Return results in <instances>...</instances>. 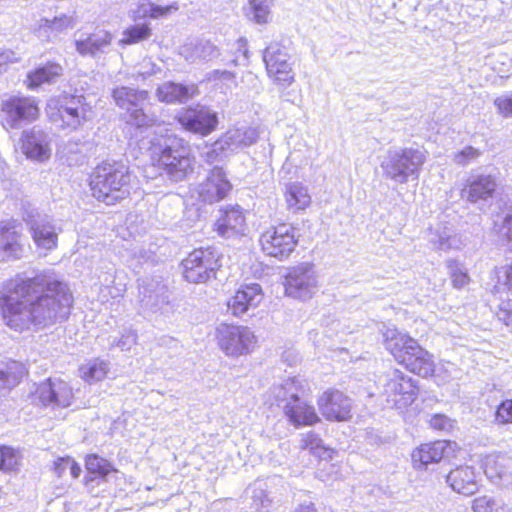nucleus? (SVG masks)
<instances>
[{
    "label": "nucleus",
    "mask_w": 512,
    "mask_h": 512,
    "mask_svg": "<svg viewBox=\"0 0 512 512\" xmlns=\"http://www.w3.org/2000/svg\"><path fill=\"white\" fill-rule=\"evenodd\" d=\"M308 391L306 380L301 377H289L275 383L269 390L268 400L285 410L286 404H291L299 397H304Z\"/></svg>",
    "instance_id": "21"
},
{
    "label": "nucleus",
    "mask_w": 512,
    "mask_h": 512,
    "mask_svg": "<svg viewBox=\"0 0 512 512\" xmlns=\"http://www.w3.org/2000/svg\"><path fill=\"white\" fill-rule=\"evenodd\" d=\"M382 335L386 350L409 371L424 378L433 375V356L415 339L395 327H385Z\"/></svg>",
    "instance_id": "2"
},
{
    "label": "nucleus",
    "mask_w": 512,
    "mask_h": 512,
    "mask_svg": "<svg viewBox=\"0 0 512 512\" xmlns=\"http://www.w3.org/2000/svg\"><path fill=\"white\" fill-rule=\"evenodd\" d=\"M151 35L152 29L149 23H135L123 31V37L119 40V44L123 46L136 44L149 39Z\"/></svg>",
    "instance_id": "43"
},
{
    "label": "nucleus",
    "mask_w": 512,
    "mask_h": 512,
    "mask_svg": "<svg viewBox=\"0 0 512 512\" xmlns=\"http://www.w3.org/2000/svg\"><path fill=\"white\" fill-rule=\"evenodd\" d=\"M215 229L224 238H233L244 235L246 230L245 217L240 207L226 209L223 215L216 221Z\"/></svg>",
    "instance_id": "28"
},
{
    "label": "nucleus",
    "mask_w": 512,
    "mask_h": 512,
    "mask_svg": "<svg viewBox=\"0 0 512 512\" xmlns=\"http://www.w3.org/2000/svg\"><path fill=\"white\" fill-rule=\"evenodd\" d=\"M110 371V362L95 358L82 364L79 368L80 377L87 383H94L104 380Z\"/></svg>",
    "instance_id": "36"
},
{
    "label": "nucleus",
    "mask_w": 512,
    "mask_h": 512,
    "mask_svg": "<svg viewBox=\"0 0 512 512\" xmlns=\"http://www.w3.org/2000/svg\"><path fill=\"white\" fill-rule=\"evenodd\" d=\"M494 104L500 115L505 118H512V94L496 98Z\"/></svg>",
    "instance_id": "58"
},
{
    "label": "nucleus",
    "mask_w": 512,
    "mask_h": 512,
    "mask_svg": "<svg viewBox=\"0 0 512 512\" xmlns=\"http://www.w3.org/2000/svg\"><path fill=\"white\" fill-rule=\"evenodd\" d=\"M231 187L223 169L216 166L206 180L199 185L198 195L203 202L211 204L224 199Z\"/></svg>",
    "instance_id": "24"
},
{
    "label": "nucleus",
    "mask_w": 512,
    "mask_h": 512,
    "mask_svg": "<svg viewBox=\"0 0 512 512\" xmlns=\"http://www.w3.org/2000/svg\"><path fill=\"white\" fill-rule=\"evenodd\" d=\"M130 182L128 167L117 161H103L92 172L90 189L92 195L107 205H113L128 195Z\"/></svg>",
    "instance_id": "3"
},
{
    "label": "nucleus",
    "mask_w": 512,
    "mask_h": 512,
    "mask_svg": "<svg viewBox=\"0 0 512 512\" xmlns=\"http://www.w3.org/2000/svg\"><path fill=\"white\" fill-rule=\"evenodd\" d=\"M258 136V132L255 128L242 126L229 129L220 138L222 139L225 148L231 154L254 144L257 141Z\"/></svg>",
    "instance_id": "30"
},
{
    "label": "nucleus",
    "mask_w": 512,
    "mask_h": 512,
    "mask_svg": "<svg viewBox=\"0 0 512 512\" xmlns=\"http://www.w3.org/2000/svg\"><path fill=\"white\" fill-rule=\"evenodd\" d=\"M58 153L69 166L78 165L85 159L84 142L79 138L69 139L59 147Z\"/></svg>",
    "instance_id": "41"
},
{
    "label": "nucleus",
    "mask_w": 512,
    "mask_h": 512,
    "mask_svg": "<svg viewBox=\"0 0 512 512\" xmlns=\"http://www.w3.org/2000/svg\"><path fill=\"white\" fill-rule=\"evenodd\" d=\"M207 81L213 82L215 85L222 83L224 87L221 89H231L236 85L235 74L228 70H213L207 74Z\"/></svg>",
    "instance_id": "50"
},
{
    "label": "nucleus",
    "mask_w": 512,
    "mask_h": 512,
    "mask_svg": "<svg viewBox=\"0 0 512 512\" xmlns=\"http://www.w3.org/2000/svg\"><path fill=\"white\" fill-rule=\"evenodd\" d=\"M94 112L83 95H66L55 111L49 114L53 125L62 130H77L92 120Z\"/></svg>",
    "instance_id": "6"
},
{
    "label": "nucleus",
    "mask_w": 512,
    "mask_h": 512,
    "mask_svg": "<svg viewBox=\"0 0 512 512\" xmlns=\"http://www.w3.org/2000/svg\"><path fill=\"white\" fill-rule=\"evenodd\" d=\"M67 460H70V457L58 458L54 462V472L58 477H61L69 469L68 464H66Z\"/></svg>",
    "instance_id": "62"
},
{
    "label": "nucleus",
    "mask_w": 512,
    "mask_h": 512,
    "mask_svg": "<svg viewBox=\"0 0 512 512\" xmlns=\"http://www.w3.org/2000/svg\"><path fill=\"white\" fill-rule=\"evenodd\" d=\"M62 70V67L56 63L39 67L28 75V87L36 88L44 83H52L62 74Z\"/></svg>",
    "instance_id": "42"
},
{
    "label": "nucleus",
    "mask_w": 512,
    "mask_h": 512,
    "mask_svg": "<svg viewBox=\"0 0 512 512\" xmlns=\"http://www.w3.org/2000/svg\"><path fill=\"white\" fill-rule=\"evenodd\" d=\"M448 267L450 269L452 283L455 288L460 289L468 284L469 277L467 272L464 271L457 263L449 261Z\"/></svg>",
    "instance_id": "53"
},
{
    "label": "nucleus",
    "mask_w": 512,
    "mask_h": 512,
    "mask_svg": "<svg viewBox=\"0 0 512 512\" xmlns=\"http://www.w3.org/2000/svg\"><path fill=\"white\" fill-rule=\"evenodd\" d=\"M178 8L179 7H178L177 3H173V4L167 5V6H160V5L154 4L150 1L142 2V3H139L137 8L132 12V17H133L134 21H137L139 19L146 18V17H149L152 19H159V18L167 16L168 14H170L173 11H177Z\"/></svg>",
    "instance_id": "39"
},
{
    "label": "nucleus",
    "mask_w": 512,
    "mask_h": 512,
    "mask_svg": "<svg viewBox=\"0 0 512 512\" xmlns=\"http://www.w3.org/2000/svg\"><path fill=\"white\" fill-rule=\"evenodd\" d=\"M318 290V277L311 263L291 268L285 278L286 295L294 299H310Z\"/></svg>",
    "instance_id": "14"
},
{
    "label": "nucleus",
    "mask_w": 512,
    "mask_h": 512,
    "mask_svg": "<svg viewBox=\"0 0 512 512\" xmlns=\"http://www.w3.org/2000/svg\"><path fill=\"white\" fill-rule=\"evenodd\" d=\"M25 365L18 361H10L4 369L0 370V388L12 389L26 375Z\"/></svg>",
    "instance_id": "40"
},
{
    "label": "nucleus",
    "mask_w": 512,
    "mask_h": 512,
    "mask_svg": "<svg viewBox=\"0 0 512 512\" xmlns=\"http://www.w3.org/2000/svg\"><path fill=\"white\" fill-rule=\"evenodd\" d=\"M164 285L143 280L139 284V296L142 306L152 312L160 309L167 302Z\"/></svg>",
    "instance_id": "34"
},
{
    "label": "nucleus",
    "mask_w": 512,
    "mask_h": 512,
    "mask_svg": "<svg viewBox=\"0 0 512 512\" xmlns=\"http://www.w3.org/2000/svg\"><path fill=\"white\" fill-rule=\"evenodd\" d=\"M69 466L70 474L73 478H78L81 474V467L72 459L66 461Z\"/></svg>",
    "instance_id": "63"
},
{
    "label": "nucleus",
    "mask_w": 512,
    "mask_h": 512,
    "mask_svg": "<svg viewBox=\"0 0 512 512\" xmlns=\"http://www.w3.org/2000/svg\"><path fill=\"white\" fill-rule=\"evenodd\" d=\"M24 221L29 226L31 237L37 248L51 251L57 247L61 229L55 226L52 219L46 215H27Z\"/></svg>",
    "instance_id": "19"
},
{
    "label": "nucleus",
    "mask_w": 512,
    "mask_h": 512,
    "mask_svg": "<svg viewBox=\"0 0 512 512\" xmlns=\"http://www.w3.org/2000/svg\"><path fill=\"white\" fill-rule=\"evenodd\" d=\"M2 125L5 129H18L36 121L40 110L33 97L10 96L1 102Z\"/></svg>",
    "instance_id": "9"
},
{
    "label": "nucleus",
    "mask_w": 512,
    "mask_h": 512,
    "mask_svg": "<svg viewBox=\"0 0 512 512\" xmlns=\"http://www.w3.org/2000/svg\"><path fill=\"white\" fill-rule=\"evenodd\" d=\"M168 142L161 150L159 165L171 180L182 181L192 172L194 157L190 146L182 140L169 138Z\"/></svg>",
    "instance_id": "7"
},
{
    "label": "nucleus",
    "mask_w": 512,
    "mask_h": 512,
    "mask_svg": "<svg viewBox=\"0 0 512 512\" xmlns=\"http://www.w3.org/2000/svg\"><path fill=\"white\" fill-rule=\"evenodd\" d=\"M17 466V452L11 447L0 446V470L13 471Z\"/></svg>",
    "instance_id": "51"
},
{
    "label": "nucleus",
    "mask_w": 512,
    "mask_h": 512,
    "mask_svg": "<svg viewBox=\"0 0 512 512\" xmlns=\"http://www.w3.org/2000/svg\"><path fill=\"white\" fill-rule=\"evenodd\" d=\"M269 77L280 87L286 88L295 81L288 50L279 43H271L263 54Z\"/></svg>",
    "instance_id": "15"
},
{
    "label": "nucleus",
    "mask_w": 512,
    "mask_h": 512,
    "mask_svg": "<svg viewBox=\"0 0 512 512\" xmlns=\"http://www.w3.org/2000/svg\"><path fill=\"white\" fill-rule=\"evenodd\" d=\"M448 441L437 440L425 443L412 452V462L415 469H426L429 464L438 463L450 453Z\"/></svg>",
    "instance_id": "27"
},
{
    "label": "nucleus",
    "mask_w": 512,
    "mask_h": 512,
    "mask_svg": "<svg viewBox=\"0 0 512 512\" xmlns=\"http://www.w3.org/2000/svg\"><path fill=\"white\" fill-rule=\"evenodd\" d=\"M447 484L457 493L465 496L475 494L479 489L475 471L470 466H460L446 477Z\"/></svg>",
    "instance_id": "29"
},
{
    "label": "nucleus",
    "mask_w": 512,
    "mask_h": 512,
    "mask_svg": "<svg viewBox=\"0 0 512 512\" xmlns=\"http://www.w3.org/2000/svg\"><path fill=\"white\" fill-rule=\"evenodd\" d=\"M497 508V502L488 496L478 497L473 501L474 512H495Z\"/></svg>",
    "instance_id": "56"
},
{
    "label": "nucleus",
    "mask_w": 512,
    "mask_h": 512,
    "mask_svg": "<svg viewBox=\"0 0 512 512\" xmlns=\"http://www.w3.org/2000/svg\"><path fill=\"white\" fill-rule=\"evenodd\" d=\"M496 187V180L491 175H471L461 190V198L473 204L488 202L493 198Z\"/></svg>",
    "instance_id": "23"
},
{
    "label": "nucleus",
    "mask_w": 512,
    "mask_h": 512,
    "mask_svg": "<svg viewBox=\"0 0 512 512\" xmlns=\"http://www.w3.org/2000/svg\"><path fill=\"white\" fill-rule=\"evenodd\" d=\"M115 104L126 111L127 123L138 128L156 124L157 117L147 109L149 94L145 90H137L125 86L112 91Z\"/></svg>",
    "instance_id": "5"
},
{
    "label": "nucleus",
    "mask_w": 512,
    "mask_h": 512,
    "mask_svg": "<svg viewBox=\"0 0 512 512\" xmlns=\"http://www.w3.org/2000/svg\"><path fill=\"white\" fill-rule=\"evenodd\" d=\"M495 421L498 424H512V400L502 401L496 410Z\"/></svg>",
    "instance_id": "55"
},
{
    "label": "nucleus",
    "mask_w": 512,
    "mask_h": 512,
    "mask_svg": "<svg viewBox=\"0 0 512 512\" xmlns=\"http://www.w3.org/2000/svg\"><path fill=\"white\" fill-rule=\"evenodd\" d=\"M284 414L295 426L313 425L320 420L314 407L309 405L304 397H299L293 403L286 404Z\"/></svg>",
    "instance_id": "31"
},
{
    "label": "nucleus",
    "mask_w": 512,
    "mask_h": 512,
    "mask_svg": "<svg viewBox=\"0 0 512 512\" xmlns=\"http://www.w3.org/2000/svg\"><path fill=\"white\" fill-rule=\"evenodd\" d=\"M32 403L43 407L67 408L74 402L71 385L60 378H48L31 394Z\"/></svg>",
    "instance_id": "13"
},
{
    "label": "nucleus",
    "mask_w": 512,
    "mask_h": 512,
    "mask_svg": "<svg viewBox=\"0 0 512 512\" xmlns=\"http://www.w3.org/2000/svg\"><path fill=\"white\" fill-rule=\"evenodd\" d=\"M294 512H317V509L314 504L310 502L299 505Z\"/></svg>",
    "instance_id": "64"
},
{
    "label": "nucleus",
    "mask_w": 512,
    "mask_h": 512,
    "mask_svg": "<svg viewBox=\"0 0 512 512\" xmlns=\"http://www.w3.org/2000/svg\"><path fill=\"white\" fill-rule=\"evenodd\" d=\"M429 242L434 249L441 251L459 249L462 244L460 238L453 234L452 230L447 227L431 229Z\"/></svg>",
    "instance_id": "37"
},
{
    "label": "nucleus",
    "mask_w": 512,
    "mask_h": 512,
    "mask_svg": "<svg viewBox=\"0 0 512 512\" xmlns=\"http://www.w3.org/2000/svg\"><path fill=\"white\" fill-rule=\"evenodd\" d=\"M27 249L24 234L12 222L0 226V262H9L21 259Z\"/></svg>",
    "instance_id": "20"
},
{
    "label": "nucleus",
    "mask_w": 512,
    "mask_h": 512,
    "mask_svg": "<svg viewBox=\"0 0 512 512\" xmlns=\"http://www.w3.org/2000/svg\"><path fill=\"white\" fill-rule=\"evenodd\" d=\"M197 93L194 84L184 85L175 82H165L157 89V96L160 101L166 103L186 102Z\"/></svg>",
    "instance_id": "33"
},
{
    "label": "nucleus",
    "mask_w": 512,
    "mask_h": 512,
    "mask_svg": "<svg viewBox=\"0 0 512 512\" xmlns=\"http://www.w3.org/2000/svg\"><path fill=\"white\" fill-rule=\"evenodd\" d=\"M177 119L186 130L202 136L213 132L218 125L217 113L203 105L184 110Z\"/></svg>",
    "instance_id": "18"
},
{
    "label": "nucleus",
    "mask_w": 512,
    "mask_h": 512,
    "mask_svg": "<svg viewBox=\"0 0 512 512\" xmlns=\"http://www.w3.org/2000/svg\"><path fill=\"white\" fill-rule=\"evenodd\" d=\"M20 55L11 49L0 48V74H2L10 64L19 62Z\"/></svg>",
    "instance_id": "57"
},
{
    "label": "nucleus",
    "mask_w": 512,
    "mask_h": 512,
    "mask_svg": "<svg viewBox=\"0 0 512 512\" xmlns=\"http://www.w3.org/2000/svg\"><path fill=\"white\" fill-rule=\"evenodd\" d=\"M86 468L92 474H98L102 478L115 471L113 466L104 458L96 454L88 455L86 458Z\"/></svg>",
    "instance_id": "48"
},
{
    "label": "nucleus",
    "mask_w": 512,
    "mask_h": 512,
    "mask_svg": "<svg viewBox=\"0 0 512 512\" xmlns=\"http://www.w3.org/2000/svg\"><path fill=\"white\" fill-rule=\"evenodd\" d=\"M318 406L327 420L346 421L351 417V399L339 390L324 392L318 399Z\"/></svg>",
    "instance_id": "22"
},
{
    "label": "nucleus",
    "mask_w": 512,
    "mask_h": 512,
    "mask_svg": "<svg viewBox=\"0 0 512 512\" xmlns=\"http://www.w3.org/2000/svg\"><path fill=\"white\" fill-rule=\"evenodd\" d=\"M263 300L262 288L257 283L241 286L227 301V307L234 316L241 317L255 309Z\"/></svg>",
    "instance_id": "26"
},
{
    "label": "nucleus",
    "mask_w": 512,
    "mask_h": 512,
    "mask_svg": "<svg viewBox=\"0 0 512 512\" xmlns=\"http://www.w3.org/2000/svg\"><path fill=\"white\" fill-rule=\"evenodd\" d=\"M75 50L82 57L99 58L112 50L115 36L112 32L95 28L92 32H76L74 35Z\"/></svg>",
    "instance_id": "17"
},
{
    "label": "nucleus",
    "mask_w": 512,
    "mask_h": 512,
    "mask_svg": "<svg viewBox=\"0 0 512 512\" xmlns=\"http://www.w3.org/2000/svg\"><path fill=\"white\" fill-rule=\"evenodd\" d=\"M301 448L308 449L319 458L328 459L332 457L333 451L323 445L322 440L314 432H308L301 439Z\"/></svg>",
    "instance_id": "45"
},
{
    "label": "nucleus",
    "mask_w": 512,
    "mask_h": 512,
    "mask_svg": "<svg viewBox=\"0 0 512 512\" xmlns=\"http://www.w3.org/2000/svg\"><path fill=\"white\" fill-rule=\"evenodd\" d=\"M51 144L50 133L38 125L23 130L19 139L20 149L27 159L40 163L50 159Z\"/></svg>",
    "instance_id": "16"
},
{
    "label": "nucleus",
    "mask_w": 512,
    "mask_h": 512,
    "mask_svg": "<svg viewBox=\"0 0 512 512\" xmlns=\"http://www.w3.org/2000/svg\"><path fill=\"white\" fill-rule=\"evenodd\" d=\"M425 160L424 152L419 149L389 150L381 162L383 176L396 183L405 184L410 178L418 179Z\"/></svg>",
    "instance_id": "4"
},
{
    "label": "nucleus",
    "mask_w": 512,
    "mask_h": 512,
    "mask_svg": "<svg viewBox=\"0 0 512 512\" xmlns=\"http://www.w3.org/2000/svg\"><path fill=\"white\" fill-rule=\"evenodd\" d=\"M179 54L190 64H204L220 56V49L209 39L197 38L184 43Z\"/></svg>",
    "instance_id": "25"
},
{
    "label": "nucleus",
    "mask_w": 512,
    "mask_h": 512,
    "mask_svg": "<svg viewBox=\"0 0 512 512\" xmlns=\"http://www.w3.org/2000/svg\"><path fill=\"white\" fill-rule=\"evenodd\" d=\"M216 337L221 350L231 357H238L252 352L257 345V337L247 326L220 324Z\"/></svg>",
    "instance_id": "8"
},
{
    "label": "nucleus",
    "mask_w": 512,
    "mask_h": 512,
    "mask_svg": "<svg viewBox=\"0 0 512 512\" xmlns=\"http://www.w3.org/2000/svg\"><path fill=\"white\" fill-rule=\"evenodd\" d=\"M460 374L461 372L457 366L449 361L441 362L438 366H435L433 373L438 384H445L451 380L458 379Z\"/></svg>",
    "instance_id": "47"
},
{
    "label": "nucleus",
    "mask_w": 512,
    "mask_h": 512,
    "mask_svg": "<svg viewBox=\"0 0 512 512\" xmlns=\"http://www.w3.org/2000/svg\"><path fill=\"white\" fill-rule=\"evenodd\" d=\"M497 317L506 326L510 327L512 332V301H507L501 304Z\"/></svg>",
    "instance_id": "61"
},
{
    "label": "nucleus",
    "mask_w": 512,
    "mask_h": 512,
    "mask_svg": "<svg viewBox=\"0 0 512 512\" xmlns=\"http://www.w3.org/2000/svg\"><path fill=\"white\" fill-rule=\"evenodd\" d=\"M230 155L229 151L225 148L222 139L219 138L212 145L207 147V150L203 152L202 157L207 163H214L222 161Z\"/></svg>",
    "instance_id": "49"
},
{
    "label": "nucleus",
    "mask_w": 512,
    "mask_h": 512,
    "mask_svg": "<svg viewBox=\"0 0 512 512\" xmlns=\"http://www.w3.org/2000/svg\"><path fill=\"white\" fill-rule=\"evenodd\" d=\"M482 155V152L472 146H466L461 151H458L453 156V162L460 166H466L471 162L477 160Z\"/></svg>",
    "instance_id": "52"
},
{
    "label": "nucleus",
    "mask_w": 512,
    "mask_h": 512,
    "mask_svg": "<svg viewBox=\"0 0 512 512\" xmlns=\"http://www.w3.org/2000/svg\"><path fill=\"white\" fill-rule=\"evenodd\" d=\"M497 232L501 239L512 242V214H507L503 218Z\"/></svg>",
    "instance_id": "60"
},
{
    "label": "nucleus",
    "mask_w": 512,
    "mask_h": 512,
    "mask_svg": "<svg viewBox=\"0 0 512 512\" xmlns=\"http://www.w3.org/2000/svg\"><path fill=\"white\" fill-rule=\"evenodd\" d=\"M72 303L67 284L51 270L10 280L0 291L4 320L17 331L46 327L67 318Z\"/></svg>",
    "instance_id": "1"
},
{
    "label": "nucleus",
    "mask_w": 512,
    "mask_h": 512,
    "mask_svg": "<svg viewBox=\"0 0 512 512\" xmlns=\"http://www.w3.org/2000/svg\"><path fill=\"white\" fill-rule=\"evenodd\" d=\"M253 19L258 24H266L269 22L271 9L274 5V0H248Z\"/></svg>",
    "instance_id": "46"
},
{
    "label": "nucleus",
    "mask_w": 512,
    "mask_h": 512,
    "mask_svg": "<svg viewBox=\"0 0 512 512\" xmlns=\"http://www.w3.org/2000/svg\"><path fill=\"white\" fill-rule=\"evenodd\" d=\"M262 251L282 261L287 259L297 245L296 229L287 223L268 228L260 236Z\"/></svg>",
    "instance_id": "10"
},
{
    "label": "nucleus",
    "mask_w": 512,
    "mask_h": 512,
    "mask_svg": "<svg viewBox=\"0 0 512 512\" xmlns=\"http://www.w3.org/2000/svg\"><path fill=\"white\" fill-rule=\"evenodd\" d=\"M246 497L250 499V508L254 512H267L271 506V499L266 492V484L255 481L246 489Z\"/></svg>",
    "instance_id": "38"
},
{
    "label": "nucleus",
    "mask_w": 512,
    "mask_h": 512,
    "mask_svg": "<svg viewBox=\"0 0 512 512\" xmlns=\"http://www.w3.org/2000/svg\"><path fill=\"white\" fill-rule=\"evenodd\" d=\"M218 254L212 248L195 249L182 261L183 276L191 283H204L215 276Z\"/></svg>",
    "instance_id": "11"
},
{
    "label": "nucleus",
    "mask_w": 512,
    "mask_h": 512,
    "mask_svg": "<svg viewBox=\"0 0 512 512\" xmlns=\"http://www.w3.org/2000/svg\"><path fill=\"white\" fill-rule=\"evenodd\" d=\"M430 426L435 430L449 431L453 428V421L443 414H435L430 419Z\"/></svg>",
    "instance_id": "59"
},
{
    "label": "nucleus",
    "mask_w": 512,
    "mask_h": 512,
    "mask_svg": "<svg viewBox=\"0 0 512 512\" xmlns=\"http://www.w3.org/2000/svg\"><path fill=\"white\" fill-rule=\"evenodd\" d=\"M137 342V334L131 329H125L120 339L111 342L112 347H118L122 351H128Z\"/></svg>",
    "instance_id": "54"
},
{
    "label": "nucleus",
    "mask_w": 512,
    "mask_h": 512,
    "mask_svg": "<svg viewBox=\"0 0 512 512\" xmlns=\"http://www.w3.org/2000/svg\"><path fill=\"white\" fill-rule=\"evenodd\" d=\"M387 402L401 409L410 405L416 397L417 386L412 378L398 369L389 370L380 378Z\"/></svg>",
    "instance_id": "12"
},
{
    "label": "nucleus",
    "mask_w": 512,
    "mask_h": 512,
    "mask_svg": "<svg viewBox=\"0 0 512 512\" xmlns=\"http://www.w3.org/2000/svg\"><path fill=\"white\" fill-rule=\"evenodd\" d=\"M77 24V19L74 15L61 14L55 16L52 20L43 18L40 20V30L51 32H63L67 29L73 28Z\"/></svg>",
    "instance_id": "44"
},
{
    "label": "nucleus",
    "mask_w": 512,
    "mask_h": 512,
    "mask_svg": "<svg viewBox=\"0 0 512 512\" xmlns=\"http://www.w3.org/2000/svg\"><path fill=\"white\" fill-rule=\"evenodd\" d=\"M284 198L287 210L293 214L305 210L311 204L308 188L301 182L286 184Z\"/></svg>",
    "instance_id": "32"
},
{
    "label": "nucleus",
    "mask_w": 512,
    "mask_h": 512,
    "mask_svg": "<svg viewBox=\"0 0 512 512\" xmlns=\"http://www.w3.org/2000/svg\"><path fill=\"white\" fill-rule=\"evenodd\" d=\"M484 473L493 480H509L512 476V459L503 454H492L485 458Z\"/></svg>",
    "instance_id": "35"
}]
</instances>
